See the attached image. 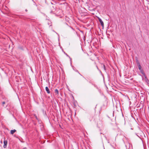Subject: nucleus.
<instances>
[{
    "instance_id": "obj_1",
    "label": "nucleus",
    "mask_w": 149,
    "mask_h": 149,
    "mask_svg": "<svg viewBox=\"0 0 149 149\" xmlns=\"http://www.w3.org/2000/svg\"><path fill=\"white\" fill-rule=\"evenodd\" d=\"M99 22L101 24V26H104V23L102 19L100 18H98Z\"/></svg>"
},
{
    "instance_id": "obj_2",
    "label": "nucleus",
    "mask_w": 149,
    "mask_h": 149,
    "mask_svg": "<svg viewBox=\"0 0 149 149\" xmlns=\"http://www.w3.org/2000/svg\"><path fill=\"white\" fill-rule=\"evenodd\" d=\"M45 90L47 92V93L48 94H49L50 93V91H49V90L47 86L46 87H45Z\"/></svg>"
},
{
    "instance_id": "obj_3",
    "label": "nucleus",
    "mask_w": 149,
    "mask_h": 149,
    "mask_svg": "<svg viewBox=\"0 0 149 149\" xmlns=\"http://www.w3.org/2000/svg\"><path fill=\"white\" fill-rule=\"evenodd\" d=\"M7 141H4V145L3 146V147L4 148H6V147L7 146Z\"/></svg>"
},
{
    "instance_id": "obj_4",
    "label": "nucleus",
    "mask_w": 149,
    "mask_h": 149,
    "mask_svg": "<svg viewBox=\"0 0 149 149\" xmlns=\"http://www.w3.org/2000/svg\"><path fill=\"white\" fill-rule=\"evenodd\" d=\"M54 93L56 95H58L59 94L58 91L57 89L55 90Z\"/></svg>"
},
{
    "instance_id": "obj_5",
    "label": "nucleus",
    "mask_w": 149,
    "mask_h": 149,
    "mask_svg": "<svg viewBox=\"0 0 149 149\" xmlns=\"http://www.w3.org/2000/svg\"><path fill=\"white\" fill-rule=\"evenodd\" d=\"M72 66V68H73V70H74L76 72H78V73H79V74L80 75H81V76H82V75H81V74L79 73V71H78L77 70H76V69L75 70V69H74V68H75L73 66Z\"/></svg>"
},
{
    "instance_id": "obj_6",
    "label": "nucleus",
    "mask_w": 149,
    "mask_h": 149,
    "mask_svg": "<svg viewBox=\"0 0 149 149\" xmlns=\"http://www.w3.org/2000/svg\"><path fill=\"white\" fill-rule=\"evenodd\" d=\"M64 53L66 55L69 57V58H70V63H71V62H72V61H71V58H70V56L67 54H66V53H65V52H64Z\"/></svg>"
},
{
    "instance_id": "obj_7",
    "label": "nucleus",
    "mask_w": 149,
    "mask_h": 149,
    "mask_svg": "<svg viewBox=\"0 0 149 149\" xmlns=\"http://www.w3.org/2000/svg\"><path fill=\"white\" fill-rule=\"evenodd\" d=\"M16 130H12L10 131V133L11 134H13L15 132Z\"/></svg>"
},
{
    "instance_id": "obj_8",
    "label": "nucleus",
    "mask_w": 149,
    "mask_h": 149,
    "mask_svg": "<svg viewBox=\"0 0 149 149\" xmlns=\"http://www.w3.org/2000/svg\"><path fill=\"white\" fill-rule=\"evenodd\" d=\"M138 65L139 69V70H142V69H141V67L139 63Z\"/></svg>"
},
{
    "instance_id": "obj_9",
    "label": "nucleus",
    "mask_w": 149,
    "mask_h": 149,
    "mask_svg": "<svg viewBox=\"0 0 149 149\" xmlns=\"http://www.w3.org/2000/svg\"><path fill=\"white\" fill-rule=\"evenodd\" d=\"M48 24L49 25V26H51L52 25V23L51 21H49L48 22Z\"/></svg>"
},
{
    "instance_id": "obj_10",
    "label": "nucleus",
    "mask_w": 149,
    "mask_h": 149,
    "mask_svg": "<svg viewBox=\"0 0 149 149\" xmlns=\"http://www.w3.org/2000/svg\"><path fill=\"white\" fill-rule=\"evenodd\" d=\"M140 72H141L143 74V75H145V73H144V71H143V70L142 69V70H140Z\"/></svg>"
},
{
    "instance_id": "obj_11",
    "label": "nucleus",
    "mask_w": 149,
    "mask_h": 149,
    "mask_svg": "<svg viewBox=\"0 0 149 149\" xmlns=\"http://www.w3.org/2000/svg\"><path fill=\"white\" fill-rule=\"evenodd\" d=\"M103 66L104 69V70L106 71V68L104 65H103Z\"/></svg>"
},
{
    "instance_id": "obj_12",
    "label": "nucleus",
    "mask_w": 149,
    "mask_h": 149,
    "mask_svg": "<svg viewBox=\"0 0 149 149\" xmlns=\"http://www.w3.org/2000/svg\"><path fill=\"white\" fill-rule=\"evenodd\" d=\"M146 81L148 83H149V81L147 78H146Z\"/></svg>"
},
{
    "instance_id": "obj_13",
    "label": "nucleus",
    "mask_w": 149,
    "mask_h": 149,
    "mask_svg": "<svg viewBox=\"0 0 149 149\" xmlns=\"http://www.w3.org/2000/svg\"><path fill=\"white\" fill-rule=\"evenodd\" d=\"M2 105H3V106H4V104H5V102H2Z\"/></svg>"
},
{
    "instance_id": "obj_14",
    "label": "nucleus",
    "mask_w": 149,
    "mask_h": 149,
    "mask_svg": "<svg viewBox=\"0 0 149 149\" xmlns=\"http://www.w3.org/2000/svg\"><path fill=\"white\" fill-rule=\"evenodd\" d=\"M144 76L145 77V78L146 79V78H147V77H146V74H145V75H144Z\"/></svg>"
},
{
    "instance_id": "obj_15",
    "label": "nucleus",
    "mask_w": 149,
    "mask_h": 149,
    "mask_svg": "<svg viewBox=\"0 0 149 149\" xmlns=\"http://www.w3.org/2000/svg\"><path fill=\"white\" fill-rule=\"evenodd\" d=\"M27 149V148H26V147H24V148H23V149Z\"/></svg>"
},
{
    "instance_id": "obj_16",
    "label": "nucleus",
    "mask_w": 149,
    "mask_h": 149,
    "mask_svg": "<svg viewBox=\"0 0 149 149\" xmlns=\"http://www.w3.org/2000/svg\"><path fill=\"white\" fill-rule=\"evenodd\" d=\"M53 32H55V33H56L57 34H58L57 33H56L55 31L54 30H53Z\"/></svg>"
},
{
    "instance_id": "obj_17",
    "label": "nucleus",
    "mask_w": 149,
    "mask_h": 149,
    "mask_svg": "<svg viewBox=\"0 0 149 149\" xmlns=\"http://www.w3.org/2000/svg\"><path fill=\"white\" fill-rule=\"evenodd\" d=\"M27 11H28V10H27V9H26L25 10V11H26L27 12Z\"/></svg>"
},
{
    "instance_id": "obj_18",
    "label": "nucleus",
    "mask_w": 149,
    "mask_h": 149,
    "mask_svg": "<svg viewBox=\"0 0 149 149\" xmlns=\"http://www.w3.org/2000/svg\"><path fill=\"white\" fill-rule=\"evenodd\" d=\"M71 29H73V28H72V27H71Z\"/></svg>"
}]
</instances>
